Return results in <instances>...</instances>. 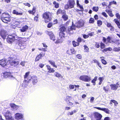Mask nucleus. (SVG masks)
<instances>
[{"instance_id":"aec40b11","label":"nucleus","mask_w":120,"mask_h":120,"mask_svg":"<svg viewBox=\"0 0 120 120\" xmlns=\"http://www.w3.org/2000/svg\"><path fill=\"white\" fill-rule=\"evenodd\" d=\"M107 24H106V25L107 26L108 28H110V30L112 31L113 32L114 31V27L112 26L111 24L107 22H106Z\"/></svg>"},{"instance_id":"774afa93","label":"nucleus","mask_w":120,"mask_h":120,"mask_svg":"<svg viewBox=\"0 0 120 120\" xmlns=\"http://www.w3.org/2000/svg\"><path fill=\"white\" fill-rule=\"evenodd\" d=\"M39 49L41 51H43V52H45L47 51L46 49L45 48H43L42 49L39 48Z\"/></svg>"},{"instance_id":"72a5a7b5","label":"nucleus","mask_w":120,"mask_h":120,"mask_svg":"<svg viewBox=\"0 0 120 120\" xmlns=\"http://www.w3.org/2000/svg\"><path fill=\"white\" fill-rule=\"evenodd\" d=\"M13 13L14 14L20 15H22L23 14L22 12H19L15 10H14L13 11Z\"/></svg>"},{"instance_id":"9d476101","label":"nucleus","mask_w":120,"mask_h":120,"mask_svg":"<svg viewBox=\"0 0 120 120\" xmlns=\"http://www.w3.org/2000/svg\"><path fill=\"white\" fill-rule=\"evenodd\" d=\"M79 79L86 82H89L91 80L90 77L87 75H81L79 77Z\"/></svg>"},{"instance_id":"5fc2aeb1","label":"nucleus","mask_w":120,"mask_h":120,"mask_svg":"<svg viewBox=\"0 0 120 120\" xmlns=\"http://www.w3.org/2000/svg\"><path fill=\"white\" fill-rule=\"evenodd\" d=\"M105 45L102 42L100 43V48L101 49L104 48L105 47Z\"/></svg>"},{"instance_id":"dca6fc26","label":"nucleus","mask_w":120,"mask_h":120,"mask_svg":"<svg viewBox=\"0 0 120 120\" xmlns=\"http://www.w3.org/2000/svg\"><path fill=\"white\" fill-rule=\"evenodd\" d=\"M15 118L16 120H19L23 118V114L21 113H17L15 115Z\"/></svg>"},{"instance_id":"393cba45","label":"nucleus","mask_w":120,"mask_h":120,"mask_svg":"<svg viewBox=\"0 0 120 120\" xmlns=\"http://www.w3.org/2000/svg\"><path fill=\"white\" fill-rule=\"evenodd\" d=\"M62 18L63 19L64 21H67L68 19V16L66 15V12H65L64 14H63L62 16Z\"/></svg>"},{"instance_id":"a19ab883","label":"nucleus","mask_w":120,"mask_h":120,"mask_svg":"<svg viewBox=\"0 0 120 120\" xmlns=\"http://www.w3.org/2000/svg\"><path fill=\"white\" fill-rule=\"evenodd\" d=\"M53 4L54 5V7L56 8H58L59 7V4L55 1H53Z\"/></svg>"},{"instance_id":"4be33fe9","label":"nucleus","mask_w":120,"mask_h":120,"mask_svg":"<svg viewBox=\"0 0 120 120\" xmlns=\"http://www.w3.org/2000/svg\"><path fill=\"white\" fill-rule=\"evenodd\" d=\"M66 11L64 10H62L61 8H60L58 9L57 11L56 14V15H58L59 14H61L63 15L64 14L65 12Z\"/></svg>"},{"instance_id":"2f4dec72","label":"nucleus","mask_w":120,"mask_h":120,"mask_svg":"<svg viewBox=\"0 0 120 120\" xmlns=\"http://www.w3.org/2000/svg\"><path fill=\"white\" fill-rule=\"evenodd\" d=\"M72 98L71 96H67L66 97V98L65 99V101L67 102L70 101H71Z\"/></svg>"},{"instance_id":"4d7b16f0","label":"nucleus","mask_w":120,"mask_h":120,"mask_svg":"<svg viewBox=\"0 0 120 120\" xmlns=\"http://www.w3.org/2000/svg\"><path fill=\"white\" fill-rule=\"evenodd\" d=\"M102 63L104 65H106L107 64V62L106 60L104 59H101V60Z\"/></svg>"},{"instance_id":"c03bdc74","label":"nucleus","mask_w":120,"mask_h":120,"mask_svg":"<svg viewBox=\"0 0 120 120\" xmlns=\"http://www.w3.org/2000/svg\"><path fill=\"white\" fill-rule=\"evenodd\" d=\"M76 4L77 6H79L80 9L81 10L83 9V6L80 5L79 3V1L78 0H76Z\"/></svg>"},{"instance_id":"864d4df0","label":"nucleus","mask_w":120,"mask_h":120,"mask_svg":"<svg viewBox=\"0 0 120 120\" xmlns=\"http://www.w3.org/2000/svg\"><path fill=\"white\" fill-rule=\"evenodd\" d=\"M113 50L115 52L120 51V47H115L113 49Z\"/></svg>"},{"instance_id":"f3484780","label":"nucleus","mask_w":120,"mask_h":120,"mask_svg":"<svg viewBox=\"0 0 120 120\" xmlns=\"http://www.w3.org/2000/svg\"><path fill=\"white\" fill-rule=\"evenodd\" d=\"M0 34L2 37L3 39H5L7 36L8 34L5 30H2L0 31Z\"/></svg>"},{"instance_id":"4c0bfd02","label":"nucleus","mask_w":120,"mask_h":120,"mask_svg":"<svg viewBox=\"0 0 120 120\" xmlns=\"http://www.w3.org/2000/svg\"><path fill=\"white\" fill-rule=\"evenodd\" d=\"M11 107L14 109L16 110L19 108L18 106L17 105L14 104H11L10 105Z\"/></svg>"},{"instance_id":"3c124183","label":"nucleus","mask_w":120,"mask_h":120,"mask_svg":"<svg viewBox=\"0 0 120 120\" xmlns=\"http://www.w3.org/2000/svg\"><path fill=\"white\" fill-rule=\"evenodd\" d=\"M102 24V22L100 20H98L97 21V24L98 26H100Z\"/></svg>"},{"instance_id":"9b49d317","label":"nucleus","mask_w":120,"mask_h":120,"mask_svg":"<svg viewBox=\"0 0 120 120\" xmlns=\"http://www.w3.org/2000/svg\"><path fill=\"white\" fill-rule=\"evenodd\" d=\"M115 15L117 18L114 19L113 21L116 24L119 28L120 29V23L118 19H119L120 21V15L118 13H116L115 14Z\"/></svg>"},{"instance_id":"e2e57ef3","label":"nucleus","mask_w":120,"mask_h":120,"mask_svg":"<svg viewBox=\"0 0 120 120\" xmlns=\"http://www.w3.org/2000/svg\"><path fill=\"white\" fill-rule=\"evenodd\" d=\"M67 104L69 106L72 105H73V103L71 102V101H69L68 102H67Z\"/></svg>"},{"instance_id":"bb28decb","label":"nucleus","mask_w":120,"mask_h":120,"mask_svg":"<svg viewBox=\"0 0 120 120\" xmlns=\"http://www.w3.org/2000/svg\"><path fill=\"white\" fill-rule=\"evenodd\" d=\"M105 11L108 14L109 16L110 17H113L114 15L112 12V11L108 10H106Z\"/></svg>"},{"instance_id":"cd10ccee","label":"nucleus","mask_w":120,"mask_h":120,"mask_svg":"<svg viewBox=\"0 0 120 120\" xmlns=\"http://www.w3.org/2000/svg\"><path fill=\"white\" fill-rule=\"evenodd\" d=\"M65 34L64 32H59V36L60 38L63 39L65 38Z\"/></svg>"},{"instance_id":"a211bd4d","label":"nucleus","mask_w":120,"mask_h":120,"mask_svg":"<svg viewBox=\"0 0 120 120\" xmlns=\"http://www.w3.org/2000/svg\"><path fill=\"white\" fill-rule=\"evenodd\" d=\"M76 27V25H74L72 22V25L70 27H68V32L69 33V34H71L70 32V31H72L73 30H75Z\"/></svg>"},{"instance_id":"a878e982","label":"nucleus","mask_w":120,"mask_h":120,"mask_svg":"<svg viewBox=\"0 0 120 120\" xmlns=\"http://www.w3.org/2000/svg\"><path fill=\"white\" fill-rule=\"evenodd\" d=\"M28 28V26H27L25 25L22 27L20 29V30L21 32H24L27 30Z\"/></svg>"},{"instance_id":"338daca9","label":"nucleus","mask_w":120,"mask_h":120,"mask_svg":"<svg viewBox=\"0 0 120 120\" xmlns=\"http://www.w3.org/2000/svg\"><path fill=\"white\" fill-rule=\"evenodd\" d=\"M75 85H69V88L70 89H73L74 88Z\"/></svg>"},{"instance_id":"473e14b6","label":"nucleus","mask_w":120,"mask_h":120,"mask_svg":"<svg viewBox=\"0 0 120 120\" xmlns=\"http://www.w3.org/2000/svg\"><path fill=\"white\" fill-rule=\"evenodd\" d=\"M48 62L53 67L56 68L57 66L55 65V63L53 61L51 60H49Z\"/></svg>"},{"instance_id":"e433bc0d","label":"nucleus","mask_w":120,"mask_h":120,"mask_svg":"<svg viewBox=\"0 0 120 120\" xmlns=\"http://www.w3.org/2000/svg\"><path fill=\"white\" fill-rule=\"evenodd\" d=\"M76 41L79 43L82 41L83 42H85V40L82 39L81 37L78 38L77 39Z\"/></svg>"},{"instance_id":"7ed1b4c3","label":"nucleus","mask_w":120,"mask_h":120,"mask_svg":"<svg viewBox=\"0 0 120 120\" xmlns=\"http://www.w3.org/2000/svg\"><path fill=\"white\" fill-rule=\"evenodd\" d=\"M112 37L108 36L106 38L105 37L102 38V41L104 43L107 44L108 43L117 44L119 43V41L118 39H116L114 41H111Z\"/></svg>"},{"instance_id":"f257e3e1","label":"nucleus","mask_w":120,"mask_h":120,"mask_svg":"<svg viewBox=\"0 0 120 120\" xmlns=\"http://www.w3.org/2000/svg\"><path fill=\"white\" fill-rule=\"evenodd\" d=\"M30 72H26L24 75V78L25 80L30 81L31 79L33 80V83L34 84L37 83L38 81L37 80V77L35 76L32 77L29 75Z\"/></svg>"},{"instance_id":"4468645a","label":"nucleus","mask_w":120,"mask_h":120,"mask_svg":"<svg viewBox=\"0 0 120 120\" xmlns=\"http://www.w3.org/2000/svg\"><path fill=\"white\" fill-rule=\"evenodd\" d=\"M94 108L98 110L103 111L106 114H109L110 113V111L108 108H101L97 107H94Z\"/></svg>"},{"instance_id":"49530a36","label":"nucleus","mask_w":120,"mask_h":120,"mask_svg":"<svg viewBox=\"0 0 120 120\" xmlns=\"http://www.w3.org/2000/svg\"><path fill=\"white\" fill-rule=\"evenodd\" d=\"M104 78L103 77H99L98 78V80L99 81L98 84L100 85L102 83V82L104 80Z\"/></svg>"},{"instance_id":"c756f323","label":"nucleus","mask_w":120,"mask_h":120,"mask_svg":"<svg viewBox=\"0 0 120 120\" xmlns=\"http://www.w3.org/2000/svg\"><path fill=\"white\" fill-rule=\"evenodd\" d=\"M29 81L27 80H24L22 84V85L24 87H26L28 85V83H29Z\"/></svg>"},{"instance_id":"0e129e2a","label":"nucleus","mask_w":120,"mask_h":120,"mask_svg":"<svg viewBox=\"0 0 120 120\" xmlns=\"http://www.w3.org/2000/svg\"><path fill=\"white\" fill-rule=\"evenodd\" d=\"M76 56L79 59H81L82 58V56L80 54H78Z\"/></svg>"},{"instance_id":"6e6552de","label":"nucleus","mask_w":120,"mask_h":120,"mask_svg":"<svg viewBox=\"0 0 120 120\" xmlns=\"http://www.w3.org/2000/svg\"><path fill=\"white\" fill-rule=\"evenodd\" d=\"M18 36L14 34L8 36L7 38V41L9 43H11L14 41L15 40H17Z\"/></svg>"},{"instance_id":"423d86ee","label":"nucleus","mask_w":120,"mask_h":120,"mask_svg":"<svg viewBox=\"0 0 120 120\" xmlns=\"http://www.w3.org/2000/svg\"><path fill=\"white\" fill-rule=\"evenodd\" d=\"M75 4L74 0H68L67 4L64 6V9L68 10L69 9L74 8Z\"/></svg>"},{"instance_id":"680f3d73","label":"nucleus","mask_w":120,"mask_h":120,"mask_svg":"<svg viewBox=\"0 0 120 120\" xmlns=\"http://www.w3.org/2000/svg\"><path fill=\"white\" fill-rule=\"evenodd\" d=\"M83 38L84 39H86L89 37V36L88 35H86L85 34H82Z\"/></svg>"},{"instance_id":"c85d7f7f","label":"nucleus","mask_w":120,"mask_h":120,"mask_svg":"<svg viewBox=\"0 0 120 120\" xmlns=\"http://www.w3.org/2000/svg\"><path fill=\"white\" fill-rule=\"evenodd\" d=\"M45 54V53L43 51L40 52L39 54L38 55V61L39 59L41 58L44 56Z\"/></svg>"},{"instance_id":"5701e85b","label":"nucleus","mask_w":120,"mask_h":120,"mask_svg":"<svg viewBox=\"0 0 120 120\" xmlns=\"http://www.w3.org/2000/svg\"><path fill=\"white\" fill-rule=\"evenodd\" d=\"M46 67L47 69L48 70V72L49 73H54L55 71V70L53 68H51L50 66L48 65H46Z\"/></svg>"},{"instance_id":"69168bd1","label":"nucleus","mask_w":120,"mask_h":120,"mask_svg":"<svg viewBox=\"0 0 120 120\" xmlns=\"http://www.w3.org/2000/svg\"><path fill=\"white\" fill-rule=\"evenodd\" d=\"M47 34L49 36V37H50V36H52V35L53 34L52 32V31H47Z\"/></svg>"},{"instance_id":"de8ad7c7","label":"nucleus","mask_w":120,"mask_h":120,"mask_svg":"<svg viewBox=\"0 0 120 120\" xmlns=\"http://www.w3.org/2000/svg\"><path fill=\"white\" fill-rule=\"evenodd\" d=\"M95 22L94 19L92 18H90L89 20V23L90 24H93Z\"/></svg>"},{"instance_id":"f8f14e48","label":"nucleus","mask_w":120,"mask_h":120,"mask_svg":"<svg viewBox=\"0 0 120 120\" xmlns=\"http://www.w3.org/2000/svg\"><path fill=\"white\" fill-rule=\"evenodd\" d=\"M22 41L23 42L20 41L19 42V45L21 49H23L26 47V44L24 42L26 41V40L25 38H22L21 39Z\"/></svg>"},{"instance_id":"f704fd0d","label":"nucleus","mask_w":120,"mask_h":120,"mask_svg":"<svg viewBox=\"0 0 120 120\" xmlns=\"http://www.w3.org/2000/svg\"><path fill=\"white\" fill-rule=\"evenodd\" d=\"M72 44L73 47H75L77 46H79V42H76L74 40L72 41Z\"/></svg>"},{"instance_id":"052dcab7","label":"nucleus","mask_w":120,"mask_h":120,"mask_svg":"<svg viewBox=\"0 0 120 120\" xmlns=\"http://www.w3.org/2000/svg\"><path fill=\"white\" fill-rule=\"evenodd\" d=\"M101 14L105 18H107L108 17V15L105 12H102L101 13Z\"/></svg>"},{"instance_id":"a18cd8bd","label":"nucleus","mask_w":120,"mask_h":120,"mask_svg":"<svg viewBox=\"0 0 120 120\" xmlns=\"http://www.w3.org/2000/svg\"><path fill=\"white\" fill-rule=\"evenodd\" d=\"M36 8L35 7H33L32 11H29L28 12L30 14H34Z\"/></svg>"},{"instance_id":"ddd939ff","label":"nucleus","mask_w":120,"mask_h":120,"mask_svg":"<svg viewBox=\"0 0 120 120\" xmlns=\"http://www.w3.org/2000/svg\"><path fill=\"white\" fill-rule=\"evenodd\" d=\"M120 84V81H119L117 82L116 84H113L110 85L111 89L112 90H116L118 87H119V85Z\"/></svg>"},{"instance_id":"c9c22d12","label":"nucleus","mask_w":120,"mask_h":120,"mask_svg":"<svg viewBox=\"0 0 120 120\" xmlns=\"http://www.w3.org/2000/svg\"><path fill=\"white\" fill-rule=\"evenodd\" d=\"M54 75L55 77L58 78H62L63 77V76L61 74L57 72H56L54 73Z\"/></svg>"},{"instance_id":"7c9ffc66","label":"nucleus","mask_w":120,"mask_h":120,"mask_svg":"<svg viewBox=\"0 0 120 120\" xmlns=\"http://www.w3.org/2000/svg\"><path fill=\"white\" fill-rule=\"evenodd\" d=\"M66 30V28L64 26L60 27L59 29L60 32H64Z\"/></svg>"},{"instance_id":"6e6d98bb","label":"nucleus","mask_w":120,"mask_h":120,"mask_svg":"<svg viewBox=\"0 0 120 120\" xmlns=\"http://www.w3.org/2000/svg\"><path fill=\"white\" fill-rule=\"evenodd\" d=\"M113 4L116 5V2L115 1L110 2H109V6H110Z\"/></svg>"},{"instance_id":"2eb2a0df","label":"nucleus","mask_w":120,"mask_h":120,"mask_svg":"<svg viewBox=\"0 0 120 120\" xmlns=\"http://www.w3.org/2000/svg\"><path fill=\"white\" fill-rule=\"evenodd\" d=\"M84 22L83 20L78 21L76 23V26L78 28H81L84 26Z\"/></svg>"},{"instance_id":"603ef678","label":"nucleus","mask_w":120,"mask_h":120,"mask_svg":"<svg viewBox=\"0 0 120 120\" xmlns=\"http://www.w3.org/2000/svg\"><path fill=\"white\" fill-rule=\"evenodd\" d=\"M99 9L98 7H93L92 8V10L93 11L95 12H97Z\"/></svg>"},{"instance_id":"b1692460","label":"nucleus","mask_w":120,"mask_h":120,"mask_svg":"<svg viewBox=\"0 0 120 120\" xmlns=\"http://www.w3.org/2000/svg\"><path fill=\"white\" fill-rule=\"evenodd\" d=\"M7 61L5 59H2L0 60V65L2 66H4L6 65Z\"/></svg>"},{"instance_id":"39448f33","label":"nucleus","mask_w":120,"mask_h":120,"mask_svg":"<svg viewBox=\"0 0 120 120\" xmlns=\"http://www.w3.org/2000/svg\"><path fill=\"white\" fill-rule=\"evenodd\" d=\"M8 61L10 64L14 67L18 66L19 63V60L13 57L9 58Z\"/></svg>"},{"instance_id":"f03ea898","label":"nucleus","mask_w":120,"mask_h":120,"mask_svg":"<svg viewBox=\"0 0 120 120\" xmlns=\"http://www.w3.org/2000/svg\"><path fill=\"white\" fill-rule=\"evenodd\" d=\"M52 16L51 13L49 11H46L43 14L42 17L44 20L45 22L47 23L51 21Z\"/></svg>"},{"instance_id":"13d9d810","label":"nucleus","mask_w":120,"mask_h":120,"mask_svg":"<svg viewBox=\"0 0 120 120\" xmlns=\"http://www.w3.org/2000/svg\"><path fill=\"white\" fill-rule=\"evenodd\" d=\"M95 43V47L97 48H99L100 46L99 43L97 42H96Z\"/></svg>"},{"instance_id":"6ab92c4d","label":"nucleus","mask_w":120,"mask_h":120,"mask_svg":"<svg viewBox=\"0 0 120 120\" xmlns=\"http://www.w3.org/2000/svg\"><path fill=\"white\" fill-rule=\"evenodd\" d=\"M11 76V74L9 72H5L2 74V77L3 78H7Z\"/></svg>"},{"instance_id":"37998d69","label":"nucleus","mask_w":120,"mask_h":120,"mask_svg":"<svg viewBox=\"0 0 120 120\" xmlns=\"http://www.w3.org/2000/svg\"><path fill=\"white\" fill-rule=\"evenodd\" d=\"M63 41V39L62 38L61 39L60 38V39H59L58 38L57 39L55 42V43L56 44H58L62 43V42Z\"/></svg>"},{"instance_id":"0eeeda50","label":"nucleus","mask_w":120,"mask_h":120,"mask_svg":"<svg viewBox=\"0 0 120 120\" xmlns=\"http://www.w3.org/2000/svg\"><path fill=\"white\" fill-rule=\"evenodd\" d=\"M9 15L7 13H4L1 16V19L2 21L5 23H7L10 21V19L9 18Z\"/></svg>"},{"instance_id":"09e8293b","label":"nucleus","mask_w":120,"mask_h":120,"mask_svg":"<svg viewBox=\"0 0 120 120\" xmlns=\"http://www.w3.org/2000/svg\"><path fill=\"white\" fill-rule=\"evenodd\" d=\"M84 50L85 52H89V49L88 47L86 45L84 46Z\"/></svg>"},{"instance_id":"8fccbe9b","label":"nucleus","mask_w":120,"mask_h":120,"mask_svg":"<svg viewBox=\"0 0 120 120\" xmlns=\"http://www.w3.org/2000/svg\"><path fill=\"white\" fill-rule=\"evenodd\" d=\"M50 38L51 40H52L53 41H55L56 40L54 34L51 36L50 37Z\"/></svg>"},{"instance_id":"412c9836","label":"nucleus","mask_w":120,"mask_h":120,"mask_svg":"<svg viewBox=\"0 0 120 120\" xmlns=\"http://www.w3.org/2000/svg\"><path fill=\"white\" fill-rule=\"evenodd\" d=\"M75 52H76L73 49H68L66 52V53L69 55H71L75 54Z\"/></svg>"},{"instance_id":"ea45409f","label":"nucleus","mask_w":120,"mask_h":120,"mask_svg":"<svg viewBox=\"0 0 120 120\" xmlns=\"http://www.w3.org/2000/svg\"><path fill=\"white\" fill-rule=\"evenodd\" d=\"M98 78V77L97 76H95L94 79H93L92 80L91 82L93 84V85H96V81Z\"/></svg>"},{"instance_id":"1a4fd4ad","label":"nucleus","mask_w":120,"mask_h":120,"mask_svg":"<svg viewBox=\"0 0 120 120\" xmlns=\"http://www.w3.org/2000/svg\"><path fill=\"white\" fill-rule=\"evenodd\" d=\"M3 114L6 120H14L11 116V113L9 110H7L5 112H3Z\"/></svg>"},{"instance_id":"bf43d9fd","label":"nucleus","mask_w":120,"mask_h":120,"mask_svg":"<svg viewBox=\"0 0 120 120\" xmlns=\"http://www.w3.org/2000/svg\"><path fill=\"white\" fill-rule=\"evenodd\" d=\"M53 25V24L52 22H49V23L47 25V27L48 28H50Z\"/></svg>"},{"instance_id":"79ce46f5","label":"nucleus","mask_w":120,"mask_h":120,"mask_svg":"<svg viewBox=\"0 0 120 120\" xmlns=\"http://www.w3.org/2000/svg\"><path fill=\"white\" fill-rule=\"evenodd\" d=\"M109 87L108 86H107L106 87L104 86L103 87V89L105 92L107 93L109 90Z\"/></svg>"},{"instance_id":"20e7f679","label":"nucleus","mask_w":120,"mask_h":120,"mask_svg":"<svg viewBox=\"0 0 120 120\" xmlns=\"http://www.w3.org/2000/svg\"><path fill=\"white\" fill-rule=\"evenodd\" d=\"M102 117L101 114L97 112H94L90 116L91 120H101Z\"/></svg>"},{"instance_id":"58836bf2","label":"nucleus","mask_w":120,"mask_h":120,"mask_svg":"<svg viewBox=\"0 0 120 120\" xmlns=\"http://www.w3.org/2000/svg\"><path fill=\"white\" fill-rule=\"evenodd\" d=\"M113 103L114 104V105L116 106L118 104V103L116 100H112L110 101V102L109 103V104L110 105L112 104V103Z\"/></svg>"}]
</instances>
